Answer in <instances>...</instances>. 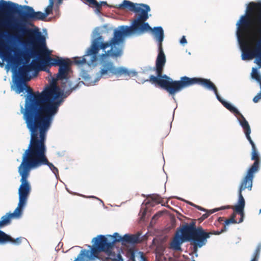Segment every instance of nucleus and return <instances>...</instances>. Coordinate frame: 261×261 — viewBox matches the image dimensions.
Returning <instances> with one entry per match:
<instances>
[{
  "label": "nucleus",
  "instance_id": "obj_1",
  "mask_svg": "<svg viewBox=\"0 0 261 261\" xmlns=\"http://www.w3.org/2000/svg\"><path fill=\"white\" fill-rule=\"evenodd\" d=\"M28 95L25 99L24 108L21 107V113L30 133L45 128H49L53 116L58 112L63 99L68 95L53 81L41 92H33L25 87Z\"/></svg>",
  "mask_w": 261,
  "mask_h": 261
},
{
  "label": "nucleus",
  "instance_id": "obj_2",
  "mask_svg": "<svg viewBox=\"0 0 261 261\" xmlns=\"http://www.w3.org/2000/svg\"><path fill=\"white\" fill-rule=\"evenodd\" d=\"M13 28L26 36L28 43L37 48L34 53L38 57V60H33L31 64H28L31 71H46V66H59L56 80H65L61 84L63 91H65L66 94L69 95L76 88L78 85L76 84V81H73L68 77L71 64L69 59L58 56L51 57V53L46 45L45 37L38 30L27 28L21 24H17Z\"/></svg>",
  "mask_w": 261,
  "mask_h": 261
},
{
  "label": "nucleus",
  "instance_id": "obj_3",
  "mask_svg": "<svg viewBox=\"0 0 261 261\" xmlns=\"http://www.w3.org/2000/svg\"><path fill=\"white\" fill-rule=\"evenodd\" d=\"M18 5L11 2H6L4 0L0 1V55L5 58L8 59L12 57L11 52L13 51L12 47L7 43L2 40L3 38L6 37L5 33L7 32L4 31V29H10L16 31L17 33H21L16 34L14 37L19 40L22 35H23L21 32H18L14 27L17 24H21L25 26L21 23H12L10 21V13L15 12L20 17L22 21L27 22L30 21L44 20L46 17L44 13L40 11L35 12L34 9L28 6H24V11L22 9H17Z\"/></svg>",
  "mask_w": 261,
  "mask_h": 261
},
{
  "label": "nucleus",
  "instance_id": "obj_4",
  "mask_svg": "<svg viewBox=\"0 0 261 261\" xmlns=\"http://www.w3.org/2000/svg\"><path fill=\"white\" fill-rule=\"evenodd\" d=\"M48 128H45L30 133L31 139L28 148L22 154V157L32 169L47 165L55 174H59V171L46 156L45 141Z\"/></svg>",
  "mask_w": 261,
  "mask_h": 261
},
{
  "label": "nucleus",
  "instance_id": "obj_5",
  "mask_svg": "<svg viewBox=\"0 0 261 261\" xmlns=\"http://www.w3.org/2000/svg\"><path fill=\"white\" fill-rule=\"evenodd\" d=\"M120 9H127L135 13V18L129 27L122 25L119 28V31L122 33V39L124 41L125 36L137 34H143L148 32L153 33L155 38L154 28L152 29L146 21L148 19V12L150 11L149 6L143 4H134L132 2L124 0L123 3L116 7Z\"/></svg>",
  "mask_w": 261,
  "mask_h": 261
},
{
  "label": "nucleus",
  "instance_id": "obj_6",
  "mask_svg": "<svg viewBox=\"0 0 261 261\" xmlns=\"http://www.w3.org/2000/svg\"><path fill=\"white\" fill-rule=\"evenodd\" d=\"M123 54V49H118L115 51L109 50L100 55L99 60V70L97 73V79L109 78L115 76L117 78L123 77L128 80L130 77L137 75V72L130 71L124 67H116L114 63L108 59V57L117 59Z\"/></svg>",
  "mask_w": 261,
  "mask_h": 261
},
{
  "label": "nucleus",
  "instance_id": "obj_7",
  "mask_svg": "<svg viewBox=\"0 0 261 261\" xmlns=\"http://www.w3.org/2000/svg\"><path fill=\"white\" fill-rule=\"evenodd\" d=\"M243 125L244 126V132L246 137L252 146L251 160H254V162L248 169L247 174L242 179L239 187V200L238 205L236 206V210L240 213H242L243 208L245 205V201L242 195V191L246 189H248L249 191L251 190L253 179L254 176V174L258 171L260 164V159L255 144L250 136L251 133L250 127L249 124L245 122Z\"/></svg>",
  "mask_w": 261,
  "mask_h": 261
},
{
  "label": "nucleus",
  "instance_id": "obj_8",
  "mask_svg": "<svg viewBox=\"0 0 261 261\" xmlns=\"http://www.w3.org/2000/svg\"><path fill=\"white\" fill-rule=\"evenodd\" d=\"M202 78L192 77L190 78L186 76L180 77V80L173 81L166 74L163 75V72L159 75L156 73L155 76L151 75L149 79L144 82H149L152 84L159 85L161 88L165 89L170 95L174 96L176 93L180 92L183 89L195 84L200 85Z\"/></svg>",
  "mask_w": 261,
  "mask_h": 261
},
{
  "label": "nucleus",
  "instance_id": "obj_9",
  "mask_svg": "<svg viewBox=\"0 0 261 261\" xmlns=\"http://www.w3.org/2000/svg\"><path fill=\"white\" fill-rule=\"evenodd\" d=\"M94 242L91 250H82L77 257L74 261H90L95 257H98V254L101 251L108 253V256L104 261H123L120 253L116 254L110 251L106 245V237L99 235L92 240Z\"/></svg>",
  "mask_w": 261,
  "mask_h": 261
},
{
  "label": "nucleus",
  "instance_id": "obj_10",
  "mask_svg": "<svg viewBox=\"0 0 261 261\" xmlns=\"http://www.w3.org/2000/svg\"><path fill=\"white\" fill-rule=\"evenodd\" d=\"M32 170L24 158L22 156V161L18 168V173L21 176V182L19 190V202L16 208L13 213H7L15 215L16 217H19L25 206L28 197L31 191V186L28 181L31 170Z\"/></svg>",
  "mask_w": 261,
  "mask_h": 261
},
{
  "label": "nucleus",
  "instance_id": "obj_11",
  "mask_svg": "<svg viewBox=\"0 0 261 261\" xmlns=\"http://www.w3.org/2000/svg\"><path fill=\"white\" fill-rule=\"evenodd\" d=\"M103 37L102 36H99L94 39L91 46L88 48V55H92V61L97 59V54L99 50L101 49H106L110 46L113 51H115L119 48L123 49V41L122 39V33L119 30H115L113 37L109 41L103 42Z\"/></svg>",
  "mask_w": 261,
  "mask_h": 261
},
{
  "label": "nucleus",
  "instance_id": "obj_12",
  "mask_svg": "<svg viewBox=\"0 0 261 261\" xmlns=\"http://www.w3.org/2000/svg\"><path fill=\"white\" fill-rule=\"evenodd\" d=\"M200 85L203 86L205 88H206L208 90H213L215 94H216L217 98L219 100V101H220L222 103V104L227 109H228L231 113H233L235 116H239L240 117L241 119H240L239 121L241 125L242 126L243 129L244 127L243 126L244 122H245L246 123L248 124V122L244 118L243 115L238 111V110L237 108L232 106L229 103L222 99V98L218 94L217 87L214 85V84L210 80L202 78V80L200 84Z\"/></svg>",
  "mask_w": 261,
  "mask_h": 261
},
{
  "label": "nucleus",
  "instance_id": "obj_13",
  "mask_svg": "<svg viewBox=\"0 0 261 261\" xmlns=\"http://www.w3.org/2000/svg\"><path fill=\"white\" fill-rule=\"evenodd\" d=\"M155 39L158 42V55L155 62V70L159 75L163 72L164 67L166 63V57L164 54L162 42L164 38L163 28L161 27H156L154 28Z\"/></svg>",
  "mask_w": 261,
  "mask_h": 261
},
{
  "label": "nucleus",
  "instance_id": "obj_14",
  "mask_svg": "<svg viewBox=\"0 0 261 261\" xmlns=\"http://www.w3.org/2000/svg\"><path fill=\"white\" fill-rule=\"evenodd\" d=\"M225 230V226L220 231H212L210 232H206L201 226L198 227L191 241V244L193 245L194 251H196L198 248H201L205 245L207 242V239L210 237L211 235H219Z\"/></svg>",
  "mask_w": 261,
  "mask_h": 261
},
{
  "label": "nucleus",
  "instance_id": "obj_15",
  "mask_svg": "<svg viewBox=\"0 0 261 261\" xmlns=\"http://www.w3.org/2000/svg\"><path fill=\"white\" fill-rule=\"evenodd\" d=\"M256 16L254 18V21L257 25L260 27L258 32L261 33V25L257 24L256 21ZM242 50L243 54L242 59L243 60H250L254 58L256 59L254 61L257 64L259 68H261V38L257 42L255 46L252 49H251L248 46L242 47Z\"/></svg>",
  "mask_w": 261,
  "mask_h": 261
},
{
  "label": "nucleus",
  "instance_id": "obj_16",
  "mask_svg": "<svg viewBox=\"0 0 261 261\" xmlns=\"http://www.w3.org/2000/svg\"><path fill=\"white\" fill-rule=\"evenodd\" d=\"M30 71L28 65H23L19 68L18 74L14 81V89L17 93L19 94L24 91L26 87V82L31 80V76H29Z\"/></svg>",
  "mask_w": 261,
  "mask_h": 261
},
{
  "label": "nucleus",
  "instance_id": "obj_17",
  "mask_svg": "<svg viewBox=\"0 0 261 261\" xmlns=\"http://www.w3.org/2000/svg\"><path fill=\"white\" fill-rule=\"evenodd\" d=\"M14 217H16L15 215L8 214L2 217L1 220H0V228L9 225L11 223V219ZM10 242L14 244L19 245L21 242V238L14 239L10 236L0 230V244L4 245Z\"/></svg>",
  "mask_w": 261,
  "mask_h": 261
},
{
  "label": "nucleus",
  "instance_id": "obj_18",
  "mask_svg": "<svg viewBox=\"0 0 261 261\" xmlns=\"http://www.w3.org/2000/svg\"><path fill=\"white\" fill-rule=\"evenodd\" d=\"M196 230V220H194L189 224H184L179 231L182 239L186 241H191Z\"/></svg>",
  "mask_w": 261,
  "mask_h": 261
},
{
  "label": "nucleus",
  "instance_id": "obj_19",
  "mask_svg": "<svg viewBox=\"0 0 261 261\" xmlns=\"http://www.w3.org/2000/svg\"><path fill=\"white\" fill-rule=\"evenodd\" d=\"M120 242L122 245H124L123 236L121 237L118 232H115L113 235L107 236L106 245L110 251L116 243Z\"/></svg>",
  "mask_w": 261,
  "mask_h": 261
},
{
  "label": "nucleus",
  "instance_id": "obj_20",
  "mask_svg": "<svg viewBox=\"0 0 261 261\" xmlns=\"http://www.w3.org/2000/svg\"><path fill=\"white\" fill-rule=\"evenodd\" d=\"M92 55H88V50L86 51V54L82 57H76L74 58V63L77 65H82L84 64H87L89 66H95L97 59L92 61Z\"/></svg>",
  "mask_w": 261,
  "mask_h": 261
},
{
  "label": "nucleus",
  "instance_id": "obj_21",
  "mask_svg": "<svg viewBox=\"0 0 261 261\" xmlns=\"http://www.w3.org/2000/svg\"><path fill=\"white\" fill-rule=\"evenodd\" d=\"M247 9L249 11H253L254 9L256 10V21L257 24L261 25V2L258 3H250Z\"/></svg>",
  "mask_w": 261,
  "mask_h": 261
},
{
  "label": "nucleus",
  "instance_id": "obj_22",
  "mask_svg": "<svg viewBox=\"0 0 261 261\" xmlns=\"http://www.w3.org/2000/svg\"><path fill=\"white\" fill-rule=\"evenodd\" d=\"M186 241L177 231L175 237L170 243V248L175 251H181V244Z\"/></svg>",
  "mask_w": 261,
  "mask_h": 261
},
{
  "label": "nucleus",
  "instance_id": "obj_23",
  "mask_svg": "<svg viewBox=\"0 0 261 261\" xmlns=\"http://www.w3.org/2000/svg\"><path fill=\"white\" fill-rule=\"evenodd\" d=\"M250 17L248 16L244 15L241 17L239 22L237 24L238 25L239 31L244 32L250 27Z\"/></svg>",
  "mask_w": 261,
  "mask_h": 261
},
{
  "label": "nucleus",
  "instance_id": "obj_24",
  "mask_svg": "<svg viewBox=\"0 0 261 261\" xmlns=\"http://www.w3.org/2000/svg\"><path fill=\"white\" fill-rule=\"evenodd\" d=\"M140 234L137 233L135 234H125L123 236L124 245L126 243L136 244L141 242L140 239Z\"/></svg>",
  "mask_w": 261,
  "mask_h": 261
},
{
  "label": "nucleus",
  "instance_id": "obj_25",
  "mask_svg": "<svg viewBox=\"0 0 261 261\" xmlns=\"http://www.w3.org/2000/svg\"><path fill=\"white\" fill-rule=\"evenodd\" d=\"M93 1V2H91L90 0H87L86 4L88 5L91 8H95V12L96 13H100L101 12V9L102 6L108 5L106 2H101L100 3H98L96 0Z\"/></svg>",
  "mask_w": 261,
  "mask_h": 261
},
{
  "label": "nucleus",
  "instance_id": "obj_26",
  "mask_svg": "<svg viewBox=\"0 0 261 261\" xmlns=\"http://www.w3.org/2000/svg\"><path fill=\"white\" fill-rule=\"evenodd\" d=\"M238 200H239V198L238 199ZM238 203H239V201H238L237 205H234L233 207H232V208L233 209L234 212L231 215L230 218H233V219H236V213H238V214H240L241 215V218L239 220V222H238V223H241V222H242L243 221L244 209V208H243V210L242 211V213H240V212H237L236 210V206L238 205ZM244 207H245V206Z\"/></svg>",
  "mask_w": 261,
  "mask_h": 261
},
{
  "label": "nucleus",
  "instance_id": "obj_27",
  "mask_svg": "<svg viewBox=\"0 0 261 261\" xmlns=\"http://www.w3.org/2000/svg\"><path fill=\"white\" fill-rule=\"evenodd\" d=\"M225 208H226L225 207H222L221 208H215L213 210H211L208 212H207L206 213L203 214L200 218L198 219V220L200 222H201L204 219L207 218L210 214H213L214 212H217L220 210H223Z\"/></svg>",
  "mask_w": 261,
  "mask_h": 261
},
{
  "label": "nucleus",
  "instance_id": "obj_28",
  "mask_svg": "<svg viewBox=\"0 0 261 261\" xmlns=\"http://www.w3.org/2000/svg\"><path fill=\"white\" fill-rule=\"evenodd\" d=\"M261 250V245L258 244L253 254V257L251 261H258Z\"/></svg>",
  "mask_w": 261,
  "mask_h": 261
},
{
  "label": "nucleus",
  "instance_id": "obj_29",
  "mask_svg": "<svg viewBox=\"0 0 261 261\" xmlns=\"http://www.w3.org/2000/svg\"><path fill=\"white\" fill-rule=\"evenodd\" d=\"M251 75L252 78L255 79L261 86V76L258 73L256 69L253 68Z\"/></svg>",
  "mask_w": 261,
  "mask_h": 261
},
{
  "label": "nucleus",
  "instance_id": "obj_30",
  "mask_svg": "<svg viewBox=\"0 0 261 261\" xmlns=\"http://www.w3.org/2000/svg\"><path fill=\"white\" fill-rule=\"evenodd\" d=\"M49 5L45 9V13H44V15H45V17H46L48 15L50 14L53 11V8L54 6V1L49 0Z\"/></svg>",
  "mask_w": 261,
  "mask_h": 261
},
{
  "label": "nucleus",
  "instance_id": "obj_31",
  "mask_svg": "<svg viewBox=\"0 0 261 261\" xmlns=\"http://www.w3.org/2000/svg\"><path fill=\"white\" fill-rule=\"evenodd\" d=\"M150 197L153 201L157 203H162L163 202V198L159 195L153 194Z\"/></svg>",
  "mask_w": 261,
  "mask_h": 261
},
{
  "label": "nucleus",
  "instance_id": "obj_32",
  "mask_svg": "<svg viewBox=\"0 0 261 261\" xmlns=\"http://www.w3.org/2000/svg\"><path fill=\"white\" fill-rule=\"evenodd\" d=\"M236 223H237V220L236 219H233V218H230L229 219H226L225 221L224 226L222 229H224V227L225 226V228H226V230H227L226 225H228L230 224H236Z\"/></svg>",
  "mask_w": 261,
  "mask_h": 261
},
{
  "label": "nucleus",
  "instance_id": "obj_33",
  "mask_svg": "<svg viewBox=\"0 0 261 261\" xmlns=\"http://www.w3.org/2000/svg\"><path fill=\"white\" fill-rule=\"evenodd\" d=\"M187 41L185 36H183L180 40V43L181 44H185L187 43Z\"/></svg>",
  "mask_w": 261,
  "mask_h": 261
},
{
  "label": "nucleus",
  "instance_id": "obj_34",
  "mask_svg": "<svg viewBox=\"0 0 261 261\" xmlns=\"http://www.w3.org/2000/svg\"><path fill=\"white\" fill-rule=\"evenodd\" d=\"M195 207H196L198 210H200V211H205V210L202 208V207L200 206H198V205H195Z\"/></svg>",
  "mask_w": 261,
  "mask_h": 261
},
{
  "label": "nucleus",
  "instance_id": "obj_35",
  "mask_svg": "<svg viewBox=\"0 0 261 261\" xmlns=\"http://www.w3.org/2000/svg\"><path fill=\"white\" fill-rule=\"evenodd\" d=\"M161 215H162V213H158V214H157L155 215L153 217L152 219H154V218H155L156 217H159L160 216H161Z\"/></svg>",
  "mask_w": 261,
  "mask_h": 261
},
{
  "label": "nucleus",
  "instance_id": "obj_36",
  "mask_svg": "<svg viewBox=\"0 0 261 261\" xmlns=\"http://www.w3.org/2000/svg\"><path fill=\"white\" fill-rule=\"evenodd\" d=\"M63 0H57V5H60L62 4Z\"/></svg>",
  "mask_w": 261,
  "mask_h": 261
},
{
  "label": "nucleus",
  "instance_id": "obj_37",
  "mask_svg": "<svg viewBox=\"0 0 261 261\" xmlns=\"http://www.w3.org/2000/svg\"><path fill=\"white\" fill-rule=\"evenodd\" d=\"M223 219H224V218H223V217H219V219H218V221L219 222H221V221H223Z\"/></svg>",
  "mask_w": 261,
  "mask_h": 261
},
{
  "label": "nucleus",
  "instance_id": "obj_38",
  "mask_svg": "<svg viewBox=\"0 0 261 261\" xmlns=\"http://www.w3.org/2000/svg\"><path fill=\"white\" fill-rule=\"evenodd\" d=\"M91 197H92V198H96V197H94V196H92Z\"/></svg>",
  "mask_w": 261,
  "mask_h": 261
},
{
  "label": "nucleus",
  "instance_id": "obj_39",
  "mask_svg": "<svg viewBox=\"0 0 261 261\" xmlns=\"http://www.w3.org/2000/svg\"><path fill=\"white\" fill-rule=\"evenodd\" d=\"M259 213H261V209L259 210Z\"/></svg>",
  "mask_w": 261,
  "mask_h": 261
},
{
  "label": "nucleus",
  "instance_id": "obj_40",
  "mask_svg": "<svg viewBox=\"0 0 261 261\" xmlns=\"http://www.w3.org/2000/svg\"><path fill=\"white\" fill-rule=\"evenodd\" d=\"M191 205H194V204H192V203H191Z\"/></svg>",
  "mask_w": 261,
  "mask_h": 261
}]
</instances>
